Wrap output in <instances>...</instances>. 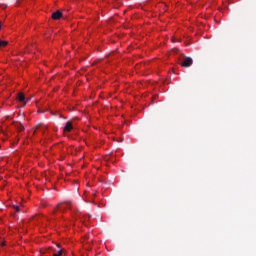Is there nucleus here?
Returning <instances> with one entry per match:
<instances>
[{
	"instance_id": "obj_1",
	"label": "nucleus",
	"mask_w": 256,
	"mask_h": 256,
	"mask_svg": "<svg viewBox=\"0 0 256 256\" xmlns=\"http://www.w3.org/2000/svg\"><path fill=\"white\" fill-rule=\"evenodd\" d=\"M181 67L187 68V67H191V65H193V58L191 57H185L181 63H180Z\"/></svg>"
},
{
	"instance_id": "obj_2",
	"label": "nucleus",
	"mask_w": 256,
	"mask_h": 256,
	"mask_svg": "<svg viewBox=\"0 0 256 256\" xmlns=\"http://www.w3.org/2000/svg\"><path fill=\"white\" fill-rule=\"evenodd\" d=\"M70 208H71V203L69 202H64L57 205V209L59 211H65V209H70Z\"/></svg>"
},
{
	"instance_id": "obj_3",
	"label": "nucleus",
	"mask_w": 256,
	"mask_h": 256,
	"mask_svg": "<svg viewBox=\"0 0 256 256\" xmlns=\"http://www.w3.org/2000/svg\"><path fill=\"white\" fill-rule=\"evenodd\" d=\"M72 130H73V123H71V121L66 122L64 127V132L71 133Z\"/></svg>"
},
{
	"instance_id": "obj_4",
	"label": "nucleus",
	"mask_w": 256,
	"mask_h": 256,
	"mask_svg": "<svg viewBox=\"0 0 256 256\" xmlns=\"http://www.w3.org/2000/svg\"><path fill=\"white\" fill-rule=\"evenodd\" d=\"M62 17H63V14L61 13V11H56L52 13V19L54 20L61 19Z\"/></svg>"
},
{
	"instance_id": "obj_5",
	"label": "nucleus",
	"mask_w": 256,
	"mask_h": 256,
	"mask_svg": "<svg viewBox=\"0 0 256 256\" xmlns=\"http://www.w3.org/2000/svg\"><path fill=\"white\" fill-rule=\"evenodd\" d=\"M9 45L8 41L0 40V49H5Z\"/></svg>"
},
{
	"instance_id": "obj_6",
	"label": "nucleus",
	"mask_w": 256,
	"mask_h": 256,
	"mask_svg": "<svg viewBox=\"0 0 256 256\" xmlns=\"http://www.w3.org/2000/svg\"><path fill=\"white\" fill-rule=\"evenodd\" d=\"M45 129H47V126L43 125V124H38L36 126V131H45Z\"/></svg>"
},
{
	"instance_id": "obj_7",
	"label": "nucleus",
	"mask_w": 256,
	"mask_h": 256,
	"mask_svg": "<svg viewBox=\"0 0 256 256\" xmlns=\"http://www.w3.org/2000/svg\"><path fill=\"white\" fill-rule=\"evenodd\" d=\"M17 99L18 101L23 102L25 101V95H23V93H19Z\"/></svg>"
},
{
	"instance_id": "obj_8",
	"label": "nucleus",
	"mask_w": 256,
	"mask_h": 256,
	"mask_svg": "<svg viewBox=\"0 0 256 256\" xmlns=\"http://www.w3.org/2000/svg\"><path fill=\"white\" fill-rule=\"evenodd\" d=\"M13 209H15L16 213H19V211H21V209L17 205H13Z\"/></svg>"
},
{
	"instance_id": "obj_9",
	"label": "nucleus",
	"mask_w": 256,
	"mask_h": 256,
	"mask_svg": "<svg viewBox=\"0 0 256 256\" xmlns=\"http://www.w3.org/2000/svg\"><path fill=\"white\" fill-rule=\"evenodd\" d=\"M63 255V250H59L58 253H54L53 256H61Z\"/></svg>"
},
{
	"instance_id": "obj_10",
	"label": "nucleus",
	"mask_w": 256,
	"mask_h": 256,
	"mask_svg": "<svg viewBox=\"0 0 256 256\" xmlns=\"http://www.w3.org/2000/svg\"><path fill=\"white\" fill-rule=\"evenodd\" d=\"M92 195H93V197H95L97 195V193L93 192Z\"/></svg>"
}]
</instances>
